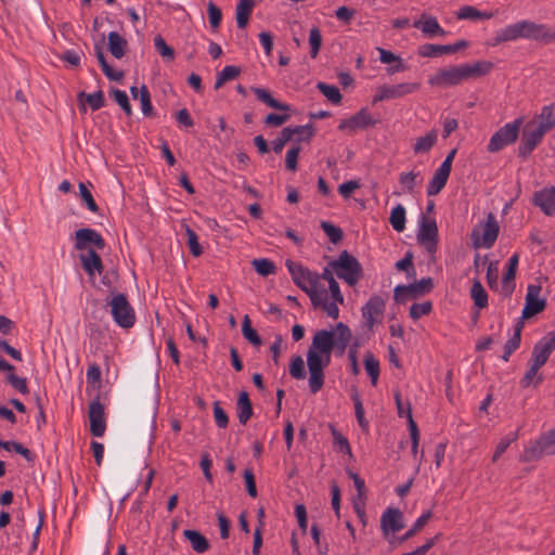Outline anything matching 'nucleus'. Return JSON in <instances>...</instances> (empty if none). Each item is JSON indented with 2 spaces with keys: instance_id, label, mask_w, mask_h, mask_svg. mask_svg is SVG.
I'll return each instance as SVG.
<instances>
[{
  "instance_id": "11",
  "label": "nucleus",
  "mask_w": 555,
  "mask_h": 555,
  "mask_svg": "<svg viewBox=\"0 0 555 555\" xmlns=\"http://www.w3.org/2000/svg\"><path fill=\"white\" fill-rule=\"evenodd\" d=\"M417 241L428 254L434 255L436 253L438 228L435 220L423 217L417 233Z\"/></svg>"
},
{
  "instance_id": "56",
  "label": "nucleus",
  "mask_w": 555,
  "mask_h": 555,
  "mask_svg": "<svg viewBox=\"0 0 555 555\" xmlns=\"http://www.w3.org/2000/svg\"><path fill=\"white\" fill-rule=\"evenodd\" d=\"M431 302L424 301L421 304H414L410 308V317L414 320L422 318L423 315L428 314L431 311Z\"/></svg>"
},
{
  "instance_id": "32",
  "label": "nucleus",
  "mask_w": 555,
  "mask_h": 555,
  "mask_svg": "<svg viewBox=\"0 0 555 555\" xmlns=\"http://www.w3.org/2000/svg\"><path fill=\"white\" fill-rule=\"evenodd\" d=\"M406 210L403 205L398 204L391 209L389 222L392 229L397 232H402L405 229Z\"/></svg>"
},
{
  "instance_id": "8",
  "label": "nucleus",
  "mask_w": 555,
  "mask_h": 555,
  "mask_svg": "<svg viewBox=\"0 0 555 555\" xmlns=\"http://www.w3.org/2000/svg\"><path fill=\"white\" fill-rule=\"evenodd\" d=\"M521 119H516L500 128L490 139L488 150L490 152H498L506 145L513 143L518 138Z\"/></svg>"
},
{
  "instance_id": "9",
  "label": "nucleus",
  "mask_w": 555,
  "mask_h": 555,
  "mask_svg": "<svg viewBox=\"0 0 555 555\" xmlns=\"http://www.w3.org/2000/svg\"><path fill=\"white\" fill-rule=\"evenodd\" d=\"M466 80L463 65L451 66L438 70L428 79V83L434 87L455 86Z\"/></svg>"
},
{
  "instance_id": "24",
  "label": "nucleus",
  "mask_w": 555,
  "mask_h": 555,
  "mask_svg": "<svg viewBox=\"0 0 555 555\" xmlns=\"http://www.w3.org/2000/svg\"><path fill=\"white\" fill-rule=\"evenodd\" d=\"M108 50L116 59H121L126 53L127 41L118 33L112 31L107 36Z\"/></svg>"
},
{
  "instance_id": "59",
  "label": "nucleus",
  "mask_w": 555,
  "mask_h": 555,
  "mask_svg": "<svg viewBox=\"0 0 555 555\" xmlns=\"http://www.w3.org/2000/svg\"><path fill=\"white\" fill-rule=\"evenodd\" d=\"M393 298L397 302H404L408 299L415 297L410 285H398L395 288Z\"/></svg>"
},
{
  "instance_id": "5",
  "label": "nucleus",
  "mask_w": 555,
  "mask_h": 555,
  "mask_svg": "<svg viewBox=\"0 0 555 555\" xmlns=\"http://www.w3.org/2000/svg\"><path fill=\"white\" fill-rule=\"evenodd\" d=\"M499 223L495 216L490 212L483 223L476 225L472 232L475 248H491L499 235Z\"/></svg>"
},
{
  "instance_id": "19",
  "label": "nucleus",
  "mask_w": 555,
  "mask_h": 555,
  "mask_svg": "<svg viewBox=\"0 0 555 555\" xmlns=\"http://www.w3.org/2000/svg\"><path fill=\"white\" fill-rule=\"evenodd\" d=\"M533 204L545 215L553 216L555 214V186L544 188L535 192Z\"/></svg>"
},
{
  "instance_id": "21",
  "label": "nucleus",
  "mask_w": 555,
  "mask_h": 555,
  "mask_svg": "<svg viewBox=\"0 0 555 555\" xmlns=\"http://www.w3.org/2000/svg\"><path fill=\"white\" fill-rule=\"evenodd\" d=\"M413 27L420 29L427 37L444 36L446 30L439 25L436 17L422 14L420 20L413 23Z\"/></svg>"
},
{
  "instance_id": "37",
  "label": "nucleus",
  "mask_w": 555,
  "mask_h": 555,
  "mask_svg": "<svg viewBox=\"0 0 555 555\" xmlns=\"http://www.w3.org/2000/svg\"><path fill=\"white\" fill-rule=\"evenodd\" d=\"M494 16V12H481L474 7L465 5L457 12V18L460 20H483L491 18Z\"/></svg>"
},
{
  "instance_id": "39",
  "label": "nucleus",
  "mask_w": 555,
  "mask_h": 555,
  "mask_svg": "<svg viewBox=\"0 0 555 555\" xmlns=\"http://www.w3.org/2000/svg\"><path fill=\"white\" fill-rule=\"evenodd\" d=\"M436 141L437 132L435 130H431L426 135L421 137L416 140L413 150L416 154L426 153L435 145Z\"/></svg>"
},
{
  "instance_id": "1",
  "label": "nucleus",
  "mask_w": 555,
  "mask_h": 555,
  "mask_svg": "<svg viewBox=\"0 0 555 555\" xmlns=\"http://www.w3.org/2000/svg\"><path fill=\"white\" fill-rule=\"evenodd\" d=\"M350 339L351 331L344 323H338L331 331L321 330L314 334L307 352L308 382L312 393L319 392L324 385V369L331 363L332 351L336 348L344 352Z\"/></svg>"
},
{
  "instance_id": "16",
  "label": "nucleus",
  "mask_w": 555,
  "mask_h": 555,
  "mask_svg": "<svg viewBox=\"0 0 555 555\" xmlns=\"http://www.w3.org/2000/svg\"><path fill=\"white\" fill-rule=\"evenodd\" d=\"M384 310L385 301L382 297L373 296L369 299V301L362 308V315L369 328H372L377 322L380 321Z\"/></svg>"
},
{
  "instance_id": "51",
  "label": "nucleus",
  "mask_w": 555,
  "mask_h": 555,
  "mask_svg": "<svg viewBox=\"0 0 555 555\" xmlns=\"http://www.w3.org/2000/svg\"><path fill=\"white\" fill-rule=\"evenodd\" d=\"M309 44H310V55L311 57H317L319 51H320V48H321V44H322V36H321V31L318 27H313L312 29H310V33H309Z\"/></svg>"
},
{
  "instance_id": "6",
  "label": "nucleus",
  "mask_w": 555,
  "mask_h": 555,
  "mask_svg": "<svg viewBox=\"0 0 555 555\" xmlns=\"http://www.w3.org/2000/svg\"><path fill=\"white\" fill-rule=\"evenodd\" d=\"M332 268L336 275L349 285L357 284L361 278L362 270L359 261L347 251H343L337 260L332 262Z\"/></svg>"
},
{
  "instance_id": "10",
  "label": "nucleus",
  "mask_w": 555,
  "mask_h": 555,
  "mask_svg": "<svg viewBox=\"0 0 555 555\" xmlns=\"http://www.w3.org/2000/svg\"><path fill=\"white\" fill-rule=\"evenodd\" d=\"M545 133L546 131L534 121L528 122L524 129L518 149L519 156L527 157L538 146Z\"/></svg>"
},
{
  "instance_id": "35",
  "label": "nucleus",
  "mask_w": 555,
  "mask_h": 555,
  "mask_svg": "<svg viewBox=\"0 0 555 555\" xmlns=\"http://www.w3.org/2000/svg\"><path fill=\"white\" fill-rule=\"evenodd\" d=\"M418 87L420 85L414 82H402L395 86H386L391 100L413 93L418 89Z\"/></svg>"
},
{
  "instance_id": "17",
  "label": "nucleus",
  "mask_w": 555,
  "mask_h": 555,
  "mask_svg": "<svg viewBox=\"0 0 555 555\" xmlns=\"http://www.w3.org/2000/svg\"><path fill=\"white\" fill-rule=\"evenodd\" d=\"M404 527L403 514L398 508H387L380 517V528L385 537Z\"/></svg>"
},
{
  "instance_id": "50",
  "label": "nucleus",
  "mask_w": 555,
  "mask_h": 555,
  "mask_svg": "<svg viewBox=\"0 0 555 555\" xmlns=\"http://www.w3.org/2000/svg\"><path fill=\"white\" fill-rule=\"evenodd\" d=\"M289 374L295 379H304L306 377L305 361L300 356L292 359Z\"/></svg>"
},
{
  "instance_id": "41",
  "label": "nucleus",
  "mask_w": 555,
  "mask_h": 555,
  "mask_svg": "<svg viewBox=\"0 0 555 555\" xmlns=\"http://www.w3.org/2000/svg\"><path fill=\"white\" fill-rule=\"evenodd\" d=\"M470 295H472V298H473L475 305L479 309H482L488 306L487 292L485 291L483 286L481 285V283L479 281H476L473 284L472 289H470Z\"/></svg>"
},
{
  "instance_id": "58",
  "label": "nucleus",
  "mask_w": 555,
  "mask_h": 555,
  "mask_svg": "<svg viewBox=\"0 0 555 555\" xmlns=\"http://www.w3.org/2000/svg\"><path fill=\"white\" fill-rule=\"evenodd\" d=\"M433 280L430 278L422 279L421 281L410 284V287L414 294V297H418L425 293H428L433 288Z\"/></svg>"
},
{
  "instance_id": "44",
  "label": "nucleus",
  "mask_w": 555,
  "mask_h": 555,
  "mask_svg": "<svg viewBox=\"0 0 555 555\" xmlns=\"http://www.w3.org/2000/svg\"><path fill=\"white\" fill-rule=\"evenodd\" d=\"M318 89L321 93L333 104H338L341 101V94L336 86L319 82Z\"/></svg>"
},
{
  "instance_id": "48",
  "label": "nucleus",
  "mask_w": 555,
  "mask_h": 555,
  "mask_svg": "<svg viewBox=\"0 0 555 555\" xmlns=\"http://www.w3.org/2000/svg\"><path fill=\"white\" fill-rule=\"evenodd\" d=\"M351 398L353 400V403H354V412H356V417H357V421L360 425V427L363 429V430H367L369 428V422L366 421V418L364 417V408H363V404H362V401L360 399V396L357 391H354L352 395H351Z\"/></svg>"
},
{
  "instance_id": "55",
  "label": "nucleus",
  "mask_w": 555,
  "mask_h": 555,
  "mask_svg": "<svg viewBox=\"0 0 555 555\" xmlns=\"http://www.w3.org/2000/svg\"><path fill=\"white\" fill-rule=\"evenodd\" d=\"M154 46L157 52L165 59L172 60L175 52L173 49L170 48L162 36H156L154 38Z\"/></svg>"
},
{
  "instance_id": "40",
  "label": "nucleus",
  "mask_w": 555,
  "mask_h": 555,
  "mask_svg": "<svg viewBox=\"0 0 555 555\" xmlns=\"http://www.w3.org/2000/svg\"><path fill=\"white\" fill-rule=\"evenodd\" d=\"M364 366L367 375L371 378V383L373 386L377 384L379 376V362L378 360L371 353H367L364 358Z\"/></svg>"
},
{
  "instance_id": "28",
  "label": "nucleus",
  "mask_w": 555,
  "mask_h": 555,
  "mask_svg": "<svg viewBox=\"0 0 555 555\" xmlns=\"http://www.w3.org/2000/svg\"><path fill=\"white\" fill-rule=\"evenodd\" d=\"M254 8V0H240L236 5V23L240 28H245Z\"/></svg>"
},
{
  "instance_id": "31",
  "label": "nucleus",
  "mask_w": 555,
  "mask_h": 555,
  "mask_svg": "<svg viewBox=\"0 0 555 555\" xmlns=\"http://www.w3.org/2000/svg\"><path fill=\"white\" fill-rule=\"evenodd\" d=\"M422 180L421 173L416 171L402 172L399 176V183L403 191L410 194H412L414 189L422 183Z\"/></svg>"
},
{
  "instance_id": "15",
  "label": "nucleus",
  "mask_w": 555,
  "mask_h": 555,
  "mask_svg": "<svg viewBox=\"0 0 555 555\" xmlns=\"http://www.w3.org/2000/svg\"><path fill=\"white\" fill-rule=\"evenodd\" d=\"M376 120L366 108L360 109L356 115L340 121L338 129L341 131L354 132L374 126Z\"/></svg>"
},
{
  "instance_id": "62",
  "label": "nucleus",
  "mask_w": 555,
  "mask_h": 555,
  "mask_svg": "<svg viewBox=\"0 0 555 555\" xmlns=\"http://www.w3.org/2000/svg\"><path fill=\"white\" fill-rule=\"evenodd\" d=\"M327 291L330 302H335L337 307L339 304L344 302V296L336 280H332L331 283H328Z\"/></svg>"
},
{
  "instance_id": "36",
  "label": "nucleus",
  "mask_w": 555,
  "mask_h": 555,
  "mask_svg": "<svg viewBox=\"0 0 555 555\" xmlns=\"http://www.w3.org/2000/svg\"><path fill=\"white\" fill-rule=\"evenodd\" d=\"M420 55L425 57H436L441 54H450L454 53V49L450 48L449 44L440 46V44H424L420 48Z\"/></svg>"
},
{
  "instance_id": "38",
  "label": "nucleus",
  "mask_w": 555,
  "mask_h": 555,
  "mask_svg": "<svg viewBox=\"0 0 555 555\" xmlns=\"http://www.w3.org/2000/svg\"><path fill=\"white\" fill-rule=\"evenodd\" d=\"M521 328L522 324L520 322L517 323L514 335L506 341L504 346V353L502 356L504 361H508L512 353L519 347Z\"/></svg>"
},
{
  "instance_id": "60",
  "label": "nucleus",
  "mask_w": 555,
  "mask_h": 555,
  "mask_svg": "<svg viewBox=\"0 0 555 555\" xmlns=\"http://www.w3.org/2000/svg\"><path fill=\"white\" fill-rule=\"evenodd\" d=\"M209 23L212 28H218L222 20V13L220 9L212 2L208 3L207 7Z\"/></svg>"
},
{
  "instance_id": "54",
  "label": "nucleus",
  "mask_w": 555,
  "mask_h": 555,
  "mask_svg": "<svg viewBox=\"0 0 555 555\" xmlns=\"http://www.w3.org/2000/svg\"><path fill=\"white\" fill-rule=\"evenodd\" d=\"M541 369V366L530 362V367L529 370L526 372L525 376L522 377L521 379V385L524 387H529L531 385H537L541 382V377H538L537 382H534V379L537 378L538 376V372L539 370Z\"/></svg>"
},
{
  "instance_id": "64",
  "label": "nucleus",
  "mask_w": 555,
  "mask_h": 555,
  "mask_svg": "<svg viewBox=\"0 0 555 555\" xmlns=\"http://www.w3.org/2000/svg\"><path fill=\"white\" fill-rule=\"evenodd\" d=\"M291 133L289 128H284L281 131L280 137L272 144V149L275 153H281L285 144L291 141Z\"/></svg>"
},
{
  "instance_id": "52",
  "label": "nucleus",
  "mask_w": 555,
  "mask_h": 555,
  "mask_svg": "<svg viewBox=\"0 0 555 555\" xmlns=\"http://www.w3.org/2000/svg\"><path fill=\"white\" fill-rule=\"evenodd\" d=\"M112 96L115 100V102L122 108V111L129 116L132 113L131 105L129 103L128 95L122 90H113Z\"/></svg>"
},
{
  "instance_id": "25",
  "label": "nucleus",
  "mask_w": 555,
  "mask_h": 555,
  "mask_svg": "<svg viewBox=\"0 0 555 555\" xmlns=\"http://www.w3.org/2000/svg\"><path fill=\"white\" fill-rule=\"evenodd\" d=\"M130 91L134 99H140L142 113L145 116H151L153 114V105L147 87L144 85L140 89L132 87Z\"/></svg>"
},
{
  "instance_id": "26",
  "label": "nucleus",
  "mask_w": 555,
  "mask_h": 555,
  "mask_svg": "<svg viewBox=\"0 0 555 555\" xmlns=\"http://www.w3.org/2000/svg\"><path fill=\"white\" fill-rule=\"evenodd\" d=\"M251 90L257 96V99L262 103L267 104L269 107L284 112L289 111V105L279 102L278 100L272 98L268 90L262 88H251Z\"/></svg>"
},
{
  "instance_id": "7",
  "label": "nucleus",
  "mask_w": 555,
  "mask_h": 555,
  "mask_svg": "<svg viewBox=\"0 0 555 555\" xmlns=\"http://www.w3.org/2000/svg\"><path fill=\"white\" fill-rule=\"evenodd\" d=\"M555 454V428L547 434L541 436V438L527 447L521 455L522 461L531 462L539 460L544 455Z\"/></svg>"
},
{
  "instance_id": "20",
  "label": "nucleus",
  "mask_w": 555,
  "mask_h": 555,
  "mask_svg": "<svg viewBox=\"0 0 555 555\" xmlns=\"http://www.w3.org/2000/svg\"><path fill=\"white\" fill-rule=\"evenodd\" d=\"M79 259L81 261L83 270L89 276H94L95 273L101 274L103 270V263L98 249H89L80 251Z\"/></svg>"
},
{
  "instance_id": "45",
  "label": "nucleus",
  "mask_w": 555,
  "mask_h": 555,
  "mask_svg": "<svg viewBox=\"0 0 555 555\" xmlns=\"http://www.w3.org/2000/svg\"><path fill=\"white\" fill-rule=\"evenodd\" d=\"M243 336L253 345H261V339L258 333L251 327V322L248 315H245L242 323Z\"/></svg>"
},
{
  "instance_id": "42",
  "label": "nucleus",
  "mask_w": 555,
  "mask_h": 555,
  "mask_svg": "<svg viewBox=\"0 0 555 555\" xmlns=\"http://www.w3.org/2000/svg\"><path fill=\"white\" fill-rule=\"evenodd\" d=\"M186 245L194 257H199L203 254V248L198 243L197 234L189 227L184 225Z\"/></svg>"
},
{
  "instance_id": "14",
  "label": "nucleus",
  "mask_w": 555,
  "mask_h": 555,
  "mask_svg": "<svg viewBox=\"0 0 555 555\" xmlns=\"http://www.w3.org/2000/svg\"><path fill=\"white\" fill-rule=\"evenodd\" d=\"M90 431L94 437H102L106 430L104 405L94 400L89 404Z\"/></svg>"
},
{
  "instance_id": "12",
  "label": "nucleus",
  "mask_w": 555,
  "mask_h": 555,
  "mask_svg": "<svg viewBox=\"0 0 555 555\" xmlns=\"http://www.w3.org/2000/svg\"><path fill=\"white\" fill-rule=\"evenodd\" d=\"M542 287L538 284H530L527 288L525 298V307L521 312L522 319H530L531 317L540 313L546 306V300L541 298Z\"/></svg>"
},
{
  "instance_id": "46",
  "label": "nucleus",
  "mask_w": 555,
  "mask_h": 555,
  "mask_svg": "<svg viewBox=\"0 0 555 555\" xmlns=\"http://www.w3.org/2000/svg\"><path fill=\"white\" fill-rule=\"evenodd\" d=\"M78 98L80 101L88 103L93 111H98L104 106V96L102 91H98L91 94L81 92Z\"/></svg>"
},
{
  "instance_id": "47",
  "label": "nucleus",
  "mask_w": 555,
  "mask_h": 555,
  "mask_svg": "<svg viewBox=\"0 0 555 555\" xmlns=\"http://www.w3.org/2000/svg\"><path fill=\"white\" fill-rule=\"evenodd\" d=\"M518 439V430L515 433H511L507 436L503 437L501 441L498 443L494 454L492 456V461L496 462L499 457L506 451V449Z\"/></svg>"
},
{
  "instance_id": "4",
  "label": "nucleus",
  "mask_w": 555,
  "mask_h": 555,
  "mask_svg": "<svg viewBox=\"0 0 555 555\" xmlns=\"http://www.w3.org/2000/svg\"><path fill=\"white\" fill-rule=\"evenodd\" d=\"M306 294L309 296L314 308L322 309L330 318L337 319L339 317V308L335 302H330V295L324 282L320 281L319 274L309 284Z\"/></svg>"
},
{
  "instance_id": "30",
  "label": "nucleus",
  "mask_w": 555,
  "mask_h": 555,
  "mask_svg": "<svg viewBox=\"0 0 555 555\" xmlns=\"http://www.w3.org/2000/svg\"><path fill=\"white\" fill-rule=\"evenodd\" d=\"M253 414V408L247 392L240 393L237 400V417L241 424L245 425Z\"/></svg>"
},
{
  "instance_id": "29",
  "label": "nucleus",
  "mask_w": 555,
  "mask_h": 555,
  "mask_svg": "<svg viewBox=\"0 0 555 555\" xmlns=\"http://www.w3.org/2000/svg\"><path fill=\"white\" fill-rule=\"evenodd\" d=\"M532 121L546 132L550 131L555 126V105L543 107L541 114Z\"/></svg>"
},
{
  "instance_id": "57",
  "label": "nucleus",
  "mask_w": 555,
  "mask_h": 555,
  "mask_svg": "<svg viewBox=\"0 0 555 555\" xmlns=\"http://www.w3.org/2000/svg\"><path fill=\"white\" fill-rule=\"evenodd\" d=\"M0 447L7 451H15L27 460L30 457V451L18 442L0 440Z\"/></svg>"
},
{
  "instance_id": "34",
  "label": "nucleus",
  "mask_w": 555,
  "mask_h": 555,
  "mask_svg": "<svg viewBox=\"0 0 555 555\" xmlns=\"http://www.w3.org/2000/svg\"><path fill=\"white\" fill-rule=\"evenodd\" d=\"M466 80L469 78L480 77L490 72L492 64L487 61L477 62L474 64H463Z\"/></svg>"
},
{
  "instance_id": "43",
  "label": "nucleus",
  "mask_w": 555,
  "mask_h": 555,
  "mask_svg": "<svg viewBox=\"0 0 555 555\" xmlns=\"http://www.w3.org/2000/svg\"><path fill=\"white\" fill-rule=\"evenodd\" d=\"M433 517L431 511H427L423 513L413 524L410 530L405 532V534L401 538V541H406L414 537L416 532H418Z\"/></svg>"
},
{
  "instance_id": "2",
  "label": "nucleus",
  "mask_w": 555,
  "mask_h": 555,
  "mask_svg": "<svg viewBox=\"0 0 555 555\" xmlns=\"http://www.w3.org/2000/svg\"><path fill=\"white\" fill-rule=\"evenodd\" d=\"M555 38V30L545 24H538L529 20H521L506 25L499 29L494 37L492 46H499L503 42L517 41L519 39L551 41Z\"/></svg>"
},
{
  "instance_id": "22",
  "label": "nucleus",
  "mask_w": 555,
  "mask_h": 555,
  "mask_svg": "<svg viewBox=\"0 0 555 555\" xmlns=\"http://www.w3.org/2000/svg\"><path fill=\"white\" fill-rule=\"evenodd\" d=\"M450 172V169L439 166L427 186V194L429 196L437 195L444 188Z\"/></svg>"
},
{
  "instance_id": "3",
  "label": "nucleus",
  "mask_w": 555,
  "mask_h": 555,
  "mask_svg": "<svg viewBox=\"0 0 555 555\" xmlns=\"http://www.w3.org/2000/svg\"><path fill=\"white\" fill-rule=\"evenodd\" d=\"M106 306L117 326L129 330L135 324V312L126 295L112 293L106 298Z\"/></svg>"
},
{
  "instance_id": "33",
  "label": "nucleus",
  "mask_w": 555,
  "mask_h": 555,
  "mask_svg": "<svg viewBox=\"0 0 555 555\" xmlns=\"http://www.w3.org/2000/svg\"><path fill=\"white\" fill-rule=\"evenodd\" d=\"M518 266V256L513 255L508 259L507 270L503 275V289L508 294L514 289V279L516 274V269Z\"/></svg>"
},
{
  "instance_id": "18",
  "label": "nucleus",
  "mask_w": 555,
  "mask_h": 555,
  "mask_svg": "<svg viewBox=\"0 0 555 555\" xmlns=\"http://www.w3.org/2000/svg\"><path fill=\"white\" fill-rule=\"evenodd\" d=\"M286 267L288 269L289 274L292 275L294 283L298 287H300L305 293L306 289H308L309 284H311L314 278L318 275V273L311 272L305 269L301 264L296 263L292 260L286 261Z\"/></svg>"
},
{
  "instance_id": "61",
  "label": "nucleus",
  "mask_w": 555,
  "mask_h": 555,
  "mask_svg": "<svg viewBox=\"0 0 555 555\" xmlns=\"http://www.w3.org/2000/svg\"><path fill=\"white\" fill-rule=\"evenodd\" d=\"M79 192H80L81 199L83 201V203L86 204L88 209L92 212H96L98 206L93 199L91 192L83 183L79 184Z\"/></svg>"
},
{
  "instance_id": "53",
  "label": "nucleus",
  "mask_w": 555,
  "mask_h": 555,
  "mask_svg": "<svg viewBox=\"0 0 555 555\" xmlns=\"http://www.w3.org/2000/svg\"><path fill=\"white\" fill-rule=\"evenodd\" d=\"M321 228L324 231V233L328 236L332 243L336 244L343 238V232L339 228L333 225L332 223L327 221L321 222Z\"/></svg>"
},
{
  "instance_id": "13",
  "label": "nucleus",
  "mask_w": 555,
  "mask_h": 555,
  "mask_svg": "<svg viewBox=\"0 0 555 555\" xmlns=\"http://www.w3.org/2000/svg\"><path fill=\"white\" fill-rule=\"evenodd\" d=\"M75 247L79 251L105 247L103 237L93 229H79L75 232Z\"/></svg>"
},
{
  "instance_id": "23",
  "label": "nucleus",
  "mask_w": 555,
  "mask_h": 555,
  "mask_svg": "<svg viewBox=\"0 0 555 555\" xmlns=\"http://www.w3.org/2000/svg\"><path fill=\"white\" fill-rule=\"evenodd\" d=\"M183 535L195 552L205 553L209 548L208 540L201 532L188 529L183 531Z\"/></svg>"
},
{
  "instance_id": "63",
  "label": "nucleus",
  "mask_w": 555,
  "mask_h": 555,
  "mask_svg": "<svg viewBox=\"0 0 555 555\" xmlns=\"http://www.w3.org/2000/svg\"><path fill=\"white\" fill-rule=\"evenodd\" d=\"M7 380L8 383L11 384L13 388H15L21 393L25 395L28 392L26 378L18 377L14 373H10L7 376Z\"/></svg>"
},
{
  "instance_id": "49",
  "label": "nucleus",
  "mask_w": 555,
  "mask_h": 555,
  "mask_svg": "<svg viewBox=\"0 0 555 555\" xmlns=\"http://www.w3.org/2000/svg\"><path fill=\"white\" fill-rule=\"evenodd\" d=\"M253 267L255 271L261 276H268L275 272V264L266 258L255 259L253 261Z\"/></svg>"
},
{
  "instance_id": "27",
  "label": "nucleus",
  "mask_w": 555,
  "mask_h": 555,
  "mask_svg": "<svg viewBox=\"0 0 555 555\" xmlns=\"http://www.w3.org/2000/svg\"><path fill=\"white\" fill-rule=\"evenodd\" d=\"M552 351L553 350L540 339L533 347L530 362L542 367L548 360Z\"/></svg>"
}]
</instances>
